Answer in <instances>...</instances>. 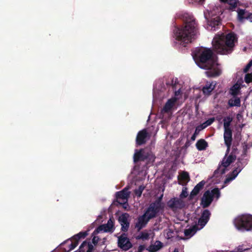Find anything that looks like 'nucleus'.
I'll return each instance as SVG.
<instances>
[{"label": "nucleus", "instance_id": "nucleus-1", "mask_svg": "<svg viewBox=\"0 0 252 252\" xmlns=\"http://www.w3.org/2000/svg\"><path fill=\"white\" fill-rule=\"evenodd\" d=\"M193 59L197 65L204 69L207 76L215 77L221 74V70L217 67L218 65L212 50L203 47L196 48L192 53Z\"/></svg>", "mask_w": 252, "mask_h": 252}, {"label": "nucleus", "instance_id": "nucleus-2", "mask_svg": "<svg viewBox=\"0 0 252 252\" xmlns=\"http://www.w3.org/2000/svg\"><path fill=\"white\" fill-rule=\"evenodd\" d=\"M184 25L180 28L176 27L174 30L175 38L180 44L186 47V45L191 42L192 39L197 32V23L195 18L188 13L182 15Z\"/></svg>", "mask_w": 252, "mask_h": 252}, {"label": "nucleus", "instance_id": "nucleus-3", "mask_svg": "<svg viewBox=\"0 0 252 252\" xmlns=\"http://www.w3.org/2000/svg\"><path fill=\"white\" fill-rule=\"evenodd\" d=\"M237 39L236 35L230 32L225 35H221L218 38H215L212 43L216 52L223 55L228 54L233 50L234 43Z\"/></svg>", "mask_w": 252, "mask_h": 252}, {"label": "nucleus", "instance_id": "nucleus-4", "mask_svg": "<svg viewBox=\"0 0 252 252\" xmlns=\"http://www.w3.org/2000/svg\"><path fill=\"white\" fill-rule=\"evenodd\" d=\"M88 235V231H81L68 239L61 244V246H64L63 248L64 252H69L73 250L79 244L81 239L85 238Z\"/></svg>", "mask_w": 252, "mask_h": 252}, {"label": "nucleus", "instance_id": "nucleus-5", "mask_svg": "<svg viewBox=\"0 0 252 252\" xmlns=\"http://www.w3.org/2000/svg\"><path fill=\"white\" fill-rule=\"evenodd\" d=\"M155 156L150 151L144 149L136 150L133 156V161L137 163L139 161H144L147 166L152 164L155 161Z\"/></svg>", "mask_w": 252, "mask_h": 252}, {"label": "nucleus", "instance_id": "nucleus-6", "mask_svg": "<svg viewBox=\"0 0 252 252\" xmlns=\"http://www.w3.org/2000/svg\"><path fill=\"white\" fill-rule=\"evenodd\" d=\"M235 227L240 230H252V216L243 215L236 218L234 220Z\"/></svg>", "mask_w": 252, "mask_h": 252}, {"label": "nucleus", "instance_id": "nucleus-7", "mask_svg": "<svg viewBox=\"0 0 252 252\" xmlns=\"http://www.w3.org/2000/svg\"><path fill=\"white\" fill-rule=\"evenodd\" d=\"M228 152H226L225 157L223 158L221 163L219 164L218 168L214 171L213 176L218 177L225 173L226 168L228 167L231 163L233 162L236 159L235 155L231 153L227 157V154Z\"/></svg>", "mask_w": 252, "mask_h": 252}, {"label": "nucleus", "instance_id": "nucleus-8", "mask_svg": "<svg viewBox=\"0 0 252 252\" xmlns=\"http://www.w3.org/2000/svg\"><path fill=\"white\" fill-rule=\"evenodd\" d=\"M157 215V214L154 212H152V211L148 207L144 214L138 217L135 227L137 228L138 231L140 230L146 226L151 219L156 218Z\"/></svg>", "mask_w": 252, "mask_h": 252}, {"label": "nucleus", "instance_id": "nucleus-9", "mask_svg": "<svg viewBox=\"0 0 252 252\" xmlns=\"http://www.w3.org/2000/svg\"><path fill=\"white\" fill-rule=\"evenodd\" d=\"M237 13V19L240 23H244L246 20L252 22V13L249 12L246 9L238 8L236 10Z\"/></svg>", "mask_w": 252, "mask_h": 252}, {"label": "nucleus", "instance_id": "nucleus-10", "mask_svg": "<svg viewBox=\"0 0 252 252\" xmlns=\"http://www.w3.org/2000/svg\"><path fill=\"white\" fill-rule=\"evenodd\" d=\"M150 135L146 128L140 130L137 133L136 137V144L138 146H141L145 144L150 138Z\"/></svg>", "mask_w": 252, "mask_h": 252}, {"label": "nucleus", "instance_id": "nucleus-11", "mask_svg": "<svg viewBox=\"0 0 252 252\" xmlns=\"http://www.w3.org/2000/svg\"><path fill=\"white\" fill-rule=\"evenodd\" d=\"M168 207L172 210L182 209L185 206V202L180 198L173 197L167 203Z\"/></svg>", "mask_w": 252, "mask_h": 252}, {"label": "nucleus", "instance_id": "nucleus-12", "mask_svg": "<svg viewBox=\"0 0 252 252\" xmlns=\"http://www.w3.org/2000/svg\"><path fill=\"white\" fill-rule=\"evenodd\" d=\"M114 220L110 219L106 224L99 225L94 231V234H97L98 233L103 231L104 232H113L114 231Z\"/></svg>", "mask_w": 252, "mask_h": 252}, {"label": "nucleus", "instance_id": "nucleus-13", "mask_svg": "<svg viewBox=\"0 0 252 252\" xmlns=\"http://www.w3.org/2000/svg\"><path fill=\"white\" fill-rule=\"evenodd\" d=\"M163 195V194H161L155 201L150 204L148 207L149 209H151L152 212H154L157 215L164 208V204L162 202Z\"/></svg>", "mask_w": 252, "mask_h": 252}, {"label": "nucleus", "instance_id": "nucleus-14", "mask_svg": "<svg viewBox=\"0 0 252 252\" xmlns=\"http://www.w3.org/2000/svg\"><path fill=\"white\" fill-rule=\"evenodd\" d=\"M118 245L119 247L124 251H127L132 246L129 239L125 235L122 234L118 238Z\"/></svg>", "mask_w": 252, "mask_h": 252}, {"label": "nucleus", "instance_id": "nucleus-15", "mask_svg": "<svg viewBox=\"0 0 252 252\" xmlns=\"http://www.w3.org/2000/svg\"><path fill=\"white\" fill-rule=\"evenodd\" d=\"M210 190H206L203 194L201 198L200 205L203 208H206L210 206L213 201V197L211 194Z\"/></svg>", "mask_w": 252, "mask_h": 252}, {"label": "nucleus", "instance_id": "nucleus-16", "mask_svg": "<svg viewBox=\"0 0 252 252\" xmlns=\"http://www.w3.org/2000/svg\"><path fill=\"white\" fill-rule=\"evenodd\" d=\"M129 215L127 213H124L119 217V221L120 223L122 228V231L126 232L128 230L129 226V222L128 221V218Z\"/></svg>", "mask_w": 252, "mask_h": 252}, {"label": "nucleus", "instance_id": "nucleus-17", "mask_svg": "<svg viewBox=\"0 0 252 252\" xmlns=\"http://www.w3.org/2000/svg\"><path fill=\"white\" fill-rule=\"evenodd\" d=\"M223 138L224 143L227 147V152H229L232 142V131L231 129H224Z\"/></svg>", "mask_w": 252, "mask_h": 252}, {"label": "nucleus", "instance_id": "nucleus-18", "mask_svg": "<svg viewBox=\"0 0 252 252\" xmlns=\"http://www.w3.org/2000/svg\"><path fill=\"white\" fill-rule=\"evenodd\" d=\"M211 215V212L209 210L205 209L203 210L198 222V225H200L201 228H203L208 222Z\"/></svg>", "mask_w": 252, "mask_h": 252}, {"label": "nucleus", "instance_id": "nucleus-19", "mask_svg": "<svg viewBox=\"0 0 252 252\" xmlns=\"http://www.w3.org/2000/svg\"><path fill=\"white\" fill-rule=\"evenodd\" d=\"M177 100V98L175 97L169 99L162 108L161 112L164 113H168L173 107Z\"/></svg>", "mask_w": 252, "mask_h": 252}, {"label": "nucleus", "instance_id": "nucleus-20", "mask_svg": "<svg viewBox=\"0 0 252 252\" xmlns=\"http://www.w3.org/2000/svg\"><path fill=\"white\" fill-rule=\"evenodd\" d=\"M205 183V181L202 180L194 187L189 195L190 199H192L194 196L197 195L199 193L200 190L203 189Z\"/></svg>", "mask_w": 252, "mask_h": 252}, {"label": "nucleus", "instance_id": "nucleus-21", "mask_svg": "<svg viewBox=\"0 0 252 252\" xmlns=\"http://www.w3.org/2000/svg\"><path fill=\"white\" fill-rule=\"evenodd\" d=\"M220 25L221 20L219 16L211 18L210 20L208 21V25L211 27V30L215 31Z\"/></svg>", "mask_w": 252, "mask_h": 252}, {"label": "nucleus", "instance_id": "nucleus-22", "mask_svg": "<svg viewBox=\"0 0 252 252\" xmlns=\"http://www.w3.org/2000/svg\"><path fill=\"white\" fill-rule=\"evenodd\" d=\"M216 84H214V82H207L205 85L202 88L203 93L205 95H209L211 92L215 89Z\"/></svg>", "mask_w": 252, "mask_h": 252}, {"label": "nucleus", "instance_id": "nucleus-23", "mask_svg": "<svg viewBox=\"0 0 252 252\" xmlns=\"http://www.w3.org/2000/svg\"><path fill=\"white\" fill-rule=\"evenodd\" d=\"M128 188H125L122 190L116 193V197L117 199H122L127 200L129 196L130 192L128 191Z\"/></svg>", "mask_w": 252, "mask_h": 252}, {"label": "nucleus", "instance_id": "nucleus-24", "mask_svg": "<svg viewBox=\"0 0 252 252\" xmlns=\"http://www.w3.org/2000/svg\"><path fill=\"white\" fill-rule=\"evenodd\" d=\"M180 184L186 185L190 180L189 174L187 172H183L178 177Z\"/></svg>", "mask_w": 252, "mask_h": 252}, {"label": "nucleus", "instance_id": "nucleus-25", "mask_svg": "<svg viewBox=\"0 0 252 252\" xmlns=\"http://www.w3.org/2000/svg\"><path fill=\"white\" fill-rule=\"evenodd\" d=\"M240 172L241 171L234 167V170L226 178L224 183L227 184L234 180Z\"/></svg>", "mask_w": 252, "mask_h": 252}, {"label": "nucleus", "instance_id": "nucleus-26", "mask_svg": "<svg viewBox=\"0 0 252 252\" xmlns=\"http://www.w3.org/2000/svg\"><path fill=\"white\" fill-rule=\"evenodd\" d=\"M195 146L198 151H203L206 149L208 144L204 139H200L197 141Z\"/></svg>", "mask_w": 252, "mask_h": 252}, {"label": "nucleus", "instance_id": "nucleus-27", "mask_svg": "<svg viewBox=\"0 0 252 252\" xmlns=\"http://www.w3.org/2000/svg\"><path fill=\"white\" fill-rule=\"evenodd\" d=\"M228 3L229 5L228 9L232 11H236L237 9H236L238 8L237 6L241 5L240 2L238 0H229Z\"/></svg>", "mask_w": 252, "mask_h": 252}, {"label": "nucleus", "instance_id": "nucleus-28", "mask_svg": "<svg viewBox=\"0 0 252 252\" xmlns=\"http://www.w3.org/2000/svg\"><path fill=\"white\" fill-rule=\"evenodd\" d=\"M234 98H230L228 100V104L230 107L237 106L239 107L241 105V100L239 97L235 96Z\"/></svg>", "mask_w": 252, "mask_h": 252}, {"label": "nucleus", "instance_id": "nucleus-29", "mask_svg": "<svg viewBox=\"0 0 252 252\" xmlns=\"http://www.w3.org/2000/svg\"><path fill=\"white\" fill-rule=\"evenodd\" d=\"M241 89L240 87L237 84H236L234 85L229 90V94L232 95L233 97L237 96Z\"/></svg>", "mask_w": 252, "mask_h": 252}, {"label": "nucleus", "instance_id": "nucleus-30", "mask_svg": "<svg viewBox=\"0 0 252 252\" xmlns=\"http://www.w3.org/2000/svg\"><path fill=\"white\" fill-rule=\"evenodd\" d=\"M198 230V226L196 225H193L192 227L186 229L184 231V234L186 236H191L194 234Z\"/></svg>", "mask_w": 252, "mask_h": 252}, {"label": "nucleus", "instance_id": "nucleus-31", "mask_svg": "<svg viewBox=\"0 0 252 252\" xmlns=\"http://www.w3.org/2000/svg\"><path fill=\"white\" fill-rule=\"evenodd\" d=\"M247 161L246 160L239 158L238 159L237 162L235 163V167L241 171V170L247 165Z\"/></svg>", "mask_w": 252, "mask_h": 252}, {"label": "nucleus", "instance_id": "nucleus-32", "mask_svg": "<svg viewBox=\"0 0 252 252\" xmlns=\"http://www.w3.org/2000/svg\"><path fill=\"white\" fill-rule=\"evenodd\" d=\"M232 120L233 118L230 116L224 118L223 120L224 129H231L230 126Z\"/></svg>", "mask_w": 252, "mask_h": 252}, {"label": "nucleus", "instance_id": "nucleus-33", "mask_svg": "<svg viewBox=\"0 0 252 252\" xmlns=\"http://www.w3.org/2000/svg\"><path fill=\"white\" fill-rule=\"evenodd\" d=\"M136 239L142 240H148L149 239V234L146 231H142L136 236Z\"/></svg>", "mask_w": 252, "mask_h": 252}, {"label": "nucleus", "instance_id": "nucleus-34", "mask_svg": "<svg viewBox=\"0 0 252 252\" xmlns=\"http://www.w3.org/2000/svg\"><path fill=\"white\" fill-rule=\"evenodd\" d=\"M212 196L213 197V199H214V197H216L217 199H219L220 196V189L218 188H215L213 189L211 191Z\"/></svg>", "mask_w": 252, "mask_h": 252}, {"label": "nucleus", "instance_id": "nucleus-35", "mask_svg": "<svg viewBox=\"0 0 252 252\" xmlns=\"http://www.w3.org/2000/svg\"><path fill=\"white\" fill-rule=\"evenodd\" d=\"M162 247V243L158 242V244L157 245H151L149 247V251L150 252H155L159 250Z\"/></svg>", "mask_w": 252, "mask_h": 252}, {"label": "nucleus", "instance_id": "nucleus-36", "mask_svg": "<svg viewBox=\"0 0 252 252\" xmlns=\"http://www.w3.org/2000/svg\"><path fill=\"white\" fill-rule=\"evenodd\" d=\"M203 128L202 127V126H198L196 127L195 131L191 137V140L192 141H194L195 140L196 136L199 134V132L202 130Z\"/></svg>", "mask_w": 252, "mask_h": 252}, {"label": "nucleus", "instance_id": "nucleus-37", "mask_svg": "<svg viewBox=\"0 0 252 252\" xmlns=\"http://www.w3.org/2000/svg\"><path fill=\"white\" fill-rule=\"evenodd\" d=\"M214 121H215V118L214 117L211 118L209 119L208 120H207V121H206L202 124L200 125V126H202V127L203 128V129H204L207 126L212 125Z\"/></svg>", "mask_w": 252, "mask_h": 252}, {"label": "nucleus", "instance_id": "nucleus-38", "mask_svg": "<svg viewBox=\"0 0 252 252\" xmlns=\"http://www.w3.org/2000/svg\"><path fill=\"white\" fill-rule=\"evenodd\" d=\"M145 189V187L143 186H140L138 189H135L134 191V194L137 196V197H140L141 196V194L142 193L143 191Z\"/></svg>", "mask_w": 252, "mask_h": 252}, {"label": "nucleus", "instance_id": "nucleus-39", "mask_svg": "<svg viewBox=\"0 0 252 252\" xmlns=\"http://www.w3.org/2000/svg\"><path fill=\"white\" fill-rule=\"evenodd\" d=\"M245 82L248 84L252 82V73H247L245 75Z\"/></svg>", "mask_w": 252, "mask_h": 252}, {"label": "nucleus", "instance_id": "nucleus-40", "mask_svg": "<svg viewBox=\"0 0 252 252\" xmlns=\"http://www.w3.org/2000/svg\"><path fill=\"white\" fill-rule=\"evenodd\" d=\"M177 79L176 78L174 81L173 79H171L170 81H168L166 83L167 86H172L173 89H174L177 84Z\"/></svg>", "mask_w": 252, "mask_h": 252}, {"label": "nucleus", "instance_id": "nucleus-41", "mask_svg": "<svg viewBox=\"0 0 252 252\" xmlns=\"http://www.w3.org/2000/svg\"><path fill=\"white\" fill-rule=\"evenodd\" d=\"M188 193L187 191V189L186 188H185L183 189L180 195V198L181 199L184 198H186L188 196Z\"/></svg>", "mask_w": 252, "mask_h": 252}, {"label": "nucleus", "instance_id": "nucleus-42", "mask_svg": "<svg viewBox=\"0 0 252 252\" xmlns=\"http://www.w3.org/2000/svg\"><path fill=\"white\" fill-rule=\"evenodd\" d=\"M251 65L250 63H248L247 65L245 66V67L244 68V72L245 73H247L249 71L250 68L251 67Z\"/></svg>", "mask_w": 252, "mask_h": 252}, {"label": "nucleus", "instance_id": "nucleus-43", "mask_svg": "<svg viewBox=\"0 0 252 252\" xmlns=\"http://www.w3.org/2000/svg\"><path fill=\"white\" fill-rule=\"evenodd\" d=\"M145 249V246L144 245H140L138 248V252H142Z\"/></svg>", "mask_w": 252, "mask_h": 252}, {"label": "nucleus", "instance_id": "nucleus-44", "mask_svg": "<svg viewBox=\"0 0 252 252\" xmlns=\"http://www.w3.org/2000/svg\"><path fill=\"white\" fill-rule=\"evenodd\" d=\"M197 2H198L199 4H203L205 0H196Z\"/></svg>", "mask_w": 252, "mask_h": 252}, {"label": "nucleus", "instance_id": "nucleus-45", "mask_svg": "<svg viewBox=\"0 0 252 252\" xmlns=\"http://www.w3.org/2000/svg\"><path fill=\"white\" fill-rule=\"evenodd\" d=\"M180 91L179 90L178 91H175V95L177 96L180 94Z\"/></svg>", "mask_w": 252, "mask_h": 252}, {"label": "nucleus", "instance_id": "nucleus-46", "mask_svg": "<svg viewBox=\"0 0 252 252\" xmlns=\"http://www.w3.org/2000/svg\"><path fill=\"white\" fill-rule=\"evenodd\" d=\"M248 252H252V247L248 248V250L247 251Z\"/></svg>", "mask_w": 252, "mask_h": 252}, {"label": "nucleus", "instance_id": "nucleus-47", "mask_svg": "<svg viewBox=\"0 0 252 252\" xmlns=\"http://www.w3.org/2000/svg\"><path fill=\"white\" fill-rule=\"evenodd\" d=\"M173 252H179V250L177 248H175Z\"/></svg>", "mask_w": 252, "mask_h": 252}, {"label": "nucleus", "instance_id": "nucleus-48", "mask_svg": "<svg viewBox=\"0 0 252 252\" xmlns=\"http://www.w3.org/2000/svg\"><path fill=\"white\" fill-rule=\"evenodd\" d=\"M221 2H226L228 0H220Z\"/></svg>", "mask_w": 252, "mask_h": 252}, {"label": "nucleus", "instance_id": "nucleus-49", "mask_svg": "<svg viewBox=\"0 0 252 252\" xmlns=\"http://www.w3.org/2000/svg\"><path fill=\"white\" fill-rule=\"evenodd\" d=\"M249 63H250L251 66H252V59L249 62Z\"/></svg>", "mask_w": 252, "mask_h": 252}, {"label": "nucleus", "instance_id": "nucleus-50", "mask_svg": "<svg viewBox=\"0 0 252 252\" xmlns=\"http://www.w3.org/2000/svg\"><path fill=\"white\" fill-rule=\"evenodd\" d=\"M244 154L246 155V152H247V148L244 149Z\"/></svg>", "mask_w": 252, "mask_h": 252}]
</instances>
